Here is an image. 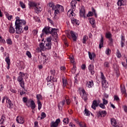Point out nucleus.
<instances>
[{"label":"nucleus","mask_w":127,"mask_h":127,"mask_svg":"<svg viewBox=\"0 0 127 127\" xmlns=\"http://www.w3.org/2000/svg\"><path fill=\"white\" fill-rule=\"evenodd\" d=\"M82 92L83 94L82 98L84 100V101H87V99H88V95L86 94V91H85L84 89L82 90Z\"/></svg>","instance_id":"22"},{"label":"nucleus","mask_w":127,"mask_h":127,"mask_svg":"<svg viewBox=\"0 0 127 127\" xmlns=\"http://www.w3.org/2000/svg\"><path fill=\"white\" fill-rule=\"evenodd\" d=\"M6 103L7 104V107L8 108V109H11L12 108L13 104H12V102H11V100H10L8 97L6 98Z\"/></svg>","instance_id":"8"},{"label":"nucleus","mask_w":127,"mask_h":127,"mask_svg":"<svg viewBox=\"0 0 127 127\" xmlns=\"http://www.w3.org/2000/svg\"><path fill=\"white\" fill-rule=\"evenodd\" d=\"M35 11L36 13H40L42 11V8L39 6H36L35 8Z\"/></svg>","instance_id":"24"},{"label":"nucleus","mask_w":127,"mask_h":127,"mask_svg":"<svg viewBox=\"0 0 127 127\" xmlns=\"http://www.w3.org/2000/svg\"><path fill=\"white\" fill-rule=\"evenodd\" d=\"M97 116L98 118H104L107 116V111H99L96 112Z\"/></svg>","instance_id":"4"},{"label":"nucleus","mask_w":127,"mask_h":127,"mask_svg":"<svg viewBox=\"0 0 127 127\" xmlns=\"http://www.w3.org/2000/svg\"><path fill=\"white\" fill-rule=\"evenodd\" d=\"M123 109L125 112V113H127V105H123Z\"/></svg>","instance_id":"60"},{"label":"nucleus","mask_w":127,"mask_h":127,"mask_svg":"<svg viewBox=\"0 0 127 127\" xmlns=\"http://www.w3.org/2000/svg\"><path fill=\"white\" fill-rule=\"evenodd\" d=\"M88 70L90 72L91 75L95 74V69H94V65L93 64H89L88 66Z\"/></svg>","instance_id":"13"},{"label":"nucleus","mask_w":127,"mask_h":127,"mask_svg":"<svg viewBox=\"0 0 127 127\" xmlns=\"http://www.w3.org/2000/svg\"><path fill=\"white\" fill-rule=\"evenodd\" d=\"M111 124L112 127H119V124L117 122V120H116L114 118H112L111 119Z\"/></svg>","instance_id":"12"},{"label":"nucleus","mask_w":127,"mask_h":127,"mask_svg":"<svg viewBox=\"0 0 127 127\" xmlns=\"http://www.w3.org/2000/svg\"><path fill=\"white\" fill-rule=\"evenodd\" d=\"M101 79H102V82L107 81L106 80V77L104 75V73L103 72H101Z\"/></svg>","instance_id":"36"},{"label":"nucleus","mask_w":127,"mask_h":127,"mask_svg":"<svg viewBox=\"0 0 127 127\" xmlns=\"http://www.w3.org/2000/svg\"><path fill=\"white\" fill-rule=\"evenodd\" d=\"M65 100H66V105L69 106V105H70V104H71V99H66Z\"/></svg>","instance_id":"57"},{"label":"nucleus","mask_w":127,"mask_h":127,"mask_svg":"<svg viewBox=\"0 0 127 127\" xmlns=\"http://www.w3.org/2000/svg\"><path fill=\"white\" fill-rule=\"evenodd\" d=\"M54 33V34H57V30L55 28H52L50 27V34Z\"/></svg>","instance_id":"34"},{"label":"nucleus","mask_w":127,"mask_h":127,"mask_svg":"<svg viewBox=\"0 0 127 127\" xmlns=\"http://www.w3.org/2000/svg\"><path fill=\"white\" fill-rule=\"evenodd\" d=\"M30 105H31V108L32 109V110H34V109H35V103L34 102V101L33 100H31L30 101Z\"/></svg>","instance_id":"33"},{"label":"nucleus","mask_w":127,"mask_h":127,"mask_svg":"<svg viewBox=\"0 0 127 127\" xmlns=\"http://www.w3.org/2000/svg\"><path fill=\"white\" fill-rule=\"evenodd\" d=\"M71 22L72 23H75V24L79 25V21L76 19H71Z\"/></svg>","instance_id":"44"},{"label":"nucleus","mask_w":127,"mask_h":127,"mask_svg":"<svg viewBox=\"0 0 127 127\" xmlns=\"http://www.w3.org/2000/svg\"><path fill=\"white\" fill-rule=\"evenodd\" d=\"M88 20L90 23L91 24L92 27L95 28V27H96V22L95 21V19H94V18H89Z\"/></svg>","instance_id":"16"},{"label":"nucleus","mask_w":127,"mask_h":127,"mask_svg":"<svg viewBox=\"0 0 127 127\" xmlns=\"http://www.w3.org/2000/svg\"><path fill=\"white\" fill-rule=\"evenodd\" d=\"M5 120V117L4 116H2L0 120V125H2L4 123V120Z\"/></svg>","instance_id":"35"},{"label":"nucleus","mask_w":127,"mask_h":127,"mask_svg":"<svg viewBox=\"0 0 127 127\" xmlns=\"http://www.w3.org/2000/svg\"><path fill=\"white\" fill-rule=\"evenodd\" d=\"M86 87L88 88H93L94 87V81L90 80L86 83Z\"/></svg>","instance_id":"17"},{"label":"nucleus","mask_w":127,"mask_h":127,"mask_svg":"<svg viewBox=\"0 0 127 127\" xmlns=\"http://www.w3.org/2000/svg\"><path fill=\"white\" fill-rule=\"evenodd\" d=\"M42 56H43V58L45 63L47 62V61H48V59L47 58L46 55H45L44 54H42Z\"/></svg>","instance_id":"39"},{"label":"nucleus","mask_w":127,"mask_h":127,"mask_svg":"<svg viewBox=\"0 0 127 127\" xmlns=\"http://www.w3.org/2000/svg\"><path fill=\"white\" fill-rule=\"evenodd\" d=\"M102 47H104V38L103 36L101 35V39L100 40L99 42V48L101 49Z\"/></svg>","instance_id":"25"},{"label":"nucleus","mask_w":127,"mask_h":127,"mask_svg":"<svg viewBox=\"0 0 127 127\" xmlns=\"http://www.w3.org/2000/svg\"><path fill=\"white\" fill-rule=\"evenodd\" d=\"M50 73H51V74H52V75H51L50 77H49L50 80H51V81L53 82H57V79L56 78H54V77L53 76V70H51Z\"/></svg>","instance_id":"23"},{"label":"nucleus","mask_w":127,"mask_h":127,"mask_svg":"<svg viewBox=\"0 0 127 127\" xmlns=\"http://www.w3.org/2000/svg\"><path fill=\"white\" fill-rule=\"evenodd\" d=\"M16 122L18 124L23 125V124H24V118L21 116H17L16 118Z\"/></svg>","instance_id":"9"},{"label":"nucleus","mask_w":127,"mask_h":127,"mask_svg":"<svg viewBox=\"0 0 127 127\" xmlns=\"http://www.w3.org/2000/svg\"><path fill=\"white\" fill-rule=\"evenodd\" d=\"M85 7L81 6L79 12L80 17H85L86 16H85Z\"/></svg>","instance_id":"11"},{"label":"nucleus","mask_w":127,"mask_h":127,"mask_svg":"<svg viewBox=\"0 0 127 127\" xmlns=\"http://www.w3.org/2000/svg\"><path fill=\"white\" fill-rule=\"evenodd\" d=\"M19 5H20L22 8H26V6H25V4L23 3L22 1L19 2Z\"/></svg>","instance_id":"46"},{"label":"nucleus","mask_w":127,"mask_h":127,"mask_svg":"<svg viewBox=\"0 0 127 127\" xmlns=\"http://www.w3.org/2000/svg\"><path fill=\"white\" fill-rule=\"evenodd\" d=\"M15 26L16 34H20L23 32V26L26 24V21L24 19H20L18 16L15 17Z\"/></svg>","instance_id":"1"},{"label":"nucleus","mask_w":127,"mask_h":127,"mask_svg":"<svg viewBox=\"0 0 127 127\" xmlns=\"http://www.w3.org/2000/svg\"><path fill=\"white\" fill-rule=\"evenodd\" d=\"M36 98L37 101H40V100H42V95H41V94H37L36 95Z\"/></svg>","instance_id":"51"},{"label":"nucleus","mask_w":127,"mask_h":127,"mask_svg":"<svg viewBox=\"0 0 127 127\" xmlns=\"http://www.w3.org/2000/svg\"><path fill=\"white\" fill-rule=\"evenodd\" d=\"M70 34L71 36L70 35H67L68 38H69L70 39V38H72L73 41H77V36H76V33L73 31H71L70 32Z\"/></svg>","instance_id":"5"},{"label":"nucleus","mask_w":127,"mask_h":127,"mask_svg":"<svg viewBox=\"0 0 127 127\" xmlns=\"http://www.w3.org/2000/svg\"><path fill=\"white\" fill-rule=\"evenodd\" d=\"M28 5L29 8H30V9H31V8H32V7L35 8L36 6H37V3H36L35 2L29 1Z\"/></svg>","instance_id":"14"},{"label":"nucleus","mask_w":127,"mask_h":127,"mask_svg":"<svg viewBox=\"0 0 127 127\" xmlns=\"http://www.w3.org/2000/svg\"><path fill=\"white\" fill-rule=\"evenodd\" d=\"M49 78H50L49 76H48V78H47V80L48 81L47 85H48V87H51V88H52L54 85L53 82L51 81V79H49L48 80V79H49Z\"/></svg>","instance_id":"28"},{"label":"nucleus","mask_w":127,"mask_h":127,"mask_svg":"<svg viewBox=\"0 0 127 127\" xmlns=\"http://www.w3.org/2000/svg\"><path fill=\"white\" fill-rule=\"evenodd\" d=\"M52 40V38L51 37H49L48 38H47L46 43H52L51 42Z\"/></svg>","instance_id":"49"},{"label":"nucleus","mask_w":127,"mask_h":127,"mask_svg":"<svg viewBox=\"0 0 127 127\" xmlns=\"http://www.w3.org/2000/svg\"><path fill=\"white\" fill-rule=\"evenodd\" d=\"M49 33H50V27H46L43 29L42 33L40 35V36L42 37L44 34H48Z\"/></svg>","instance_id":"6"},{"label":"nucleus","mask_w":127,"mask_h":127,"mask_svg":"<svg viewBox=\"0 0 127 127\" xmlns=\"http://www.w3.org/2000/svg\"><path fill=\"white\" fill-rule=\"evenodd\" d=\"M37 104L38 106V110L40 111L41 110V108H42V104H41V102L40 101H37Z\"/></svg>","instance_id":"40"},{"label":"nucleus","mask_w":127,"mask_h":127,"mask_svg":"<svg viewBox=\"0 0 127 127\" xmlns=\"http://www.w3.org/2000/svg\"><path fill=\"white\" fill-rule=\"evenodd\" d=\"M104 67H105V68H109L110 67V62H104Z\"/></svg>","instance_id":"37"},{"label":"nucleus","mask_w":127,"mask_h":127,"mask_svg":"<svg viewBox=\"0 0 127 127\" xmlns=\"http://www.w3.org/2000/svg\"><path fill=\"white\" fill-rule=\"evenodd\" d=\"M98 106H99V103H97L96 100H94L91 106L92 109H93V110H96Z\"/></svg>","instance_id":"18"},{"label":"nucleus","mask_w":127,"mask_h":127,"mask_svg":"<svg viewBox=\"0 0 127 127\" xmlns=\"http://www.w3.org/2000/svg\"><path fill=\"white\" fill-rule=\"evenodd\" d=\"M100 108H101V109H106V106H105V104H103V103H100L99 104Z\"/></svg>","instance_id":"59"},{"label":"nucleus","mask_w":127,"mask_h":127,"mask_svg":"<svg viewBox=\"0 0 127 127\" xmlns=\"http://www.w3.org/2000/svg\"><path fill=\"white\" fill-rule=\"evenodd\" d=\"M22 100L23 103H26V105L29 103V101H27V98L26 97H23Z\"/></svg>","instance_id":"55"},{"label":"nucleus","mask_w":127,"mask_h":127,"mask_svg":"<svg viewBox=\"0 0 127 127\" xmlns=\"http://www.w3.org/2000/svg\"><path fill=\"white\" fill-rule=\"evenodd\" d=\"M88 55H89V58L90 60H92L96 57V54L94 53H90V52H88Z\"/></svg>","instance_id":"27"},{"label":"nucleus","mask_w":127,"mask_h":127,"mask_svg":"<svg viewBox=\"0 0 127 127\" xmlns=\"http://www.w3.org/2000/svg\"><path fill=\"white\" fill-rule=\"evenodd\" d=\"M6 43L8 45H11L12 44V41H11V39L8 38L6 40Z\"/></svg>","instance_id":"47"},{"label":"nucleus","mask_w":127,"mask_h":127,"mask_svg":"<svg viewBox=\"0 0 127 127\" xmlns=\"http://www.w3.org/2000/svg\"><path fill=\"white\" fill-rule=\"evenodd\" d=\"M90 111H88L87 109H85L84 110V115H85V116H90Z\"/></svg>","instance_id":"54"},{"label":"nucleus","mask_w":127,"mask_h":127,"mask_svg":"<svg viewBox=\"0 0 127 127\" xmlns=\"http://www.w3.org/2000/svg\"><path fill=\"white\" fill-rule=\"evenodd\" d=\"M5 16L8 20H11V18H12V15L9 14V13H6Z\"/></svg>","instance_id":"41"},{"label":"nucleus","mask_w":127,"mask_h":127,"mask_svg":"<svg viewBox=\"0 0 127 127\" xmlns=\"http://www.w3.org/2000/svg\"><path fill=\"white\" fill-rule=\"evenodd\" d=\"M74 11H75V10H73V9H69L67 12V16L71 18H73L74 16H75V13H74Z\"/></svg>","instance_id":"10"},{"label":"nucleus","mask_w":127,"mask_h":127,"mask_svg":"<svg viewBox=\"0 0 127 127\" xmlns=\"http://www.w3.org/2000/svg\"><path fill=\"white\" fill-rule=\"evenodd\" d=\"M69 59H70V60L71 63L74 64V62H75V60H74V57H73V56L70 57L69 58Z\"/></svg>","instance_id":"64"},{"label":"nucleus","mask_w":127,"mask_h":127,"mask_svg":"<svg viewBox=\"0 0 127 127\" xmlns=\"http://www.w3.org/2000/svg\"><path fill=\"white\" fill-rule=\"evenodd\" d=\"M63 122L64 123V124L68 125V124H69V119H68V118H64L63 119Z\"/></svg>","instance_id":"45"},{"label":"nucleus","mask_w":127,"mask_h":127,"mask_svg":"<svg viewBox=\"0 0 127 127\" xmlns=\"http://www.w3.org/2000/svg\"><path fill=\"white\" fill-rule=\"evenodd\" d=\"M41 120H43V119H44L45 118H46V114L44 112H42L41 114Z\"/></svg>","instance_id":"53"},{"label":"nucleus","mask_w":127,"mask_h":127,"mask_svg":"<svg viewBox=\"0 0 127 127\" xmlns=\"http://www.w3.org/2000/svg\"><path fill=\"white\" fill-rule=\"evenodd\" d=\"M51 43H46V46L45 47L46 48V50H50L51 49Z\"/></svg>","instance_id":"32"},{"label":"nucleus","mask_w":127,"mask_h":127,"mask_svg":"<svg viewBox=\"0 0 127 127\" xmlns=\"http://www.w3.org/2000/svg\"><path fill=\"white\" fill-rule=\"evenodd\" d=\"M105 37L106 38L110 39L112 37V34H111L110 32L106 33L105 35Z\"/></svg>","instance_id":"50"},{"label":"nucleus","mask_w":127,"mask_h":127,"mask_svg":"<svg viewBox=\"0 0 127 127\" xmlns=\"http://www.w3.org/2000/svg\"><path fill=\"white\" fill-rule=\"evenodd\" d=\"M24 76H25V73L23 72H20L19 73V76L17 79V81L19 82L20 87H21V88L23 89H24V80H23Z\"/></svg>","instance_id":"2"},{"label":"nucleus","mask_w":127,"mask_h":127,"mask_svg":"<svg viewBox=\"0 0 127 127\" xmlns=\"http://www.w3.org/2000/svg\"><path fill=\"white\" fill-rule=\"evenodd\" d=\"M116 56L118 58H121V57H122V54H121V52L120 51H119V50H117Z\"/></svg>","instance_id":"42"},{"label":"nucleus","mask_w":127,"mask_h":127,"mask_svg":"<svg viewBox=\"0 0 127 127\" xmlns=\"http://www.w3.org/2000/svg\"><path fill=\"white\" fill-rule=\"evenodd\" d=\"M121 90L122 94H124L125 95H127V91H126V87L125 85H121Z\"/></svg>","instance_id":"29"},{"label":"nucleus","mask_w":127,"mask_h":127,"mask_svg":"<svg viewBox=\"0 0 127 127\" xmlns=\"http://www.w3.org/2000/svg\"><path fill=\"white\" fill-rule=\"evenodd\" d=\"M5 61L7 63V64H10V59H9V57H6L5 59Z\"/></svg>","instance_id":"48"},{"label":"nucleus","mask_w":127,"mask_h":127,"mask_svg":"<svg viewBox=\"0 0 127 127\" xmlns=\"http://www.w3.org/2000/svg\"><path fill=\"white\" fill-rule=\"evenodd\" d=\"M117 5L118 6H122L123 5H126V0H118L117 2Z\"/></svg>","instance_id":"19"},{"label":"nucleus","mask_w":127,"mask_h":127,"mask_svg":"<svg viewBox=\"0 0 127 127\" xmlns=\"http://www.w3.org/2000/svg\"><path fill=\"white\" fill-rule=\"evenodd\" d=\"M114 101H117V102H119V101H120V98H119L118 96L115 95Z\"/></svg>","instance_id":"62"},{"label":"nucleus","mask_w":127,"mask_h":127,"mask_svg":"<svg viewBox=\"0 0 127 127\" xmlns=\"http://www.w3.org/2000/svg\"><path fill=\"white\" fill-rule=\"evenodd\" d=\"M87 40H88V36H84L83 37L82 43H83V44H85L86 43V41H87Z\"/></svg>","instance_id":"43"},{"label":"nucleus","mask_w":127,"mask_h":127,"mask_svg":"<svg viewBox=\"0 0 127 127\" xmlns=\"http://www.w3.org/2000/svg\"><path fill=\"white\" fill-rule=\"evenodd\" d=\"M26 54L29 58H31V57H32L31 53H30V52L29 51H27L26 53Z\"/></svg>","instance_id":"58"},{"label":"nucleus","mask_w":127,"mask_h":127,"mask_svg":"<svg viewBox=\"0 0 127 127\" xmlns=\"http://www.w3.org/2000/svg\"><path fill=\"white\" fill-rule=\"evenodd\" d=\"M39 46L40 50H42V51H45V50H46L45 46H44V44L43 43H41L39 44Z\"/></svg>","instance_id":"30"},{"label":"nucleus","mask_w":127,"mask_h":127,"mask_svg":"<svg viewBox=\"0 0 127 127\" xmlns=\"http://www.w3.org/2000/svg\"><path fill=\"white\" fill-rule=\"evenodd\" d=\"M102 101H103V104L104 105H107L108 102V100H106L105 98H103L102 99Z\"/></svg>","instance_id":"61"},{"label":"nucleus","mask_w":127,"mask_h":127,"mask_svg":"<svg viewBox=\"0 0 127 127\" xmlns=\"http://www.w3.org/2000/svg\"><path fill=\"white\" fill-rule=\"evenodd\" d=\"M63 86L64 88L69 86V83H68V81H67V79L65 77H63Z\"/></svg>","instance_id":"20"},{"label":"nucleus","mask_w":127,"mask_h":127,"mask_svg":"<svg viewBox=\"0 0 127 127\" xmlns=\"http://www.w3.org/2000/svg\"><path fill=\"white\" fill-rule=\"evenodd\" d=\"M8 30H9V33H10L11 34H13V33L15 32V29H14V28H13V27H12V25H11L10 26V27H9Z\"/></svg>","instance_id":"26"},{"label":"nucleus","mask_w":127,"mask_h":127,"mask_svg":"<svg viewBox=\"0 0 127 127\" xmlns=\"http://www.w3.org/2000/svg\"><path fill=\"white\" fill-rule=\"evenodd\" d=\"M60 123V119H58L55 122L52 121L51 123V127H57L58 125Z\"/></svg>","instance_id":"7"},{"label":"nucleus","mask_w":127,"mask_h":127,"mask_svg":"<svg viewBox=\"0 0 127 127\" xmlns=\"http://www.w3.org/2000/svg\"><path fill=\"white\" fill-rule=\"evenodd\" d=\"M102 87L103 89H107V88H108V82H107V80L105 81H102Z\"/></svg>","instance_id":"31"},{"label":"nucleus","mask_w":127,"mask_h":127,"mask_svg":"<svg viewBox=\"0 0 127 127\" xmlns=\"http://www.w3.org/2000/svg\"><path fill=\"white\" fill-rule=\"evenodd\" d=\"M77 4V1L76 0H72L70 2V6L72 9L75 10L76 9V5Z\"/></svg>","instance_id":"15"},{"label":"nucleus","mask_w":127,"mask_h":127,"mask_svg":"<svg viewBox=\"0 0 127 127\" xmlns=\"http://www.w3.org/2000/svg\"><path fill=\"white\" fill-rule=\"evenodd\" d=\"M49 6H50V7H52V10H54V8H55V5L53 2L49 3Z\"/></svg>","instance_id":"38"},{"label":"nucleus","mask_w":127,"mask_h":127,"mask_svg":"<svg viewBox=\"0 0 127 127\" xmlns=\"http://www.w3.org/2000/svg\"><path fill=\"white\" fill-rule=\"evenodd\" d=\"M93 12H89L87 14V16L88 17H90V16H93V15H94V13H93Z\"/></svg>","instance_id":"63"},{"label":"nucleus","mask_w":127,"mask_h":127,"mask_svg":"<svg viewBox=\"0 0 127 127\" xmlns=\"http://www.w3.org/2000/svg\"><path fill=\"white\" fill-rule=\"evenodd\" d=\"M105 53L107 55H110L111 54V50H110V49H107L106 50Z\"/></svg>","instance_id":"56"},{"label":"nucleus","mask_w":127,"mask_h":127,"mask_svg":"<svg viewBox=\"0 0 127 127\" xmlns=\"http://www.w3.org/2000/svg\"><path fill=\"white\" fill-rule=\"evenodd\" d=\"M66 103V100H64L62 102H60L58 105V108L60 110L62 109L63 106Z\"/></svg>","instance_id":"21"},{"label":"nucleus","mask_w":127,"mask_h":127,"mask_svg":"<svg viewBox=\"0 0 127 127\" xmlns=\"http://www.w3.org/2000/svg\"><path fill=\"white\" fill-rule=\"evenodd\" d=\"M71 72L72 74H75V73H76V65H75V64H73V67L71 69Z\"/></svg>","instance_id":"52"},{"label":"nucleus","mask_w":127,"mask_h":127,"mask_svg":"<svg viewBox=\"0 0 127 127\" xmlns=\"http://www.w3.org/2000/svg\"><path fill=\"white\" fill-rule=\"evenodd\" d=\"M53 10H55L54 14L55 16H56L58 15L60 12H63L64 11V7L59 4H57Z\"/></svg>","instance_id":"3"}]
</instances>
